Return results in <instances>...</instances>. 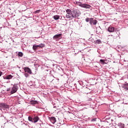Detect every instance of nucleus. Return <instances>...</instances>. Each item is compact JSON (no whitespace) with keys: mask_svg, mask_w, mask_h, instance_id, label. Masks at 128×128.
I'll return each mask as SVG.
<instances>
[{"mask_svg":"<svg viewBox=\"0 0 128 128\" xmlns=\"http://www.w3.org/2000/svg\"><path fill=\"white\" fill-rule=\"evenodd\" d=\"M80 10H73L72 11V18H78L80 16Z\"/></svg>","mask_w":128,"mask_h":128,"instance_id":"1","label":"nucleus"},{"mask_svg":"<svg viewBox=\"0 0 128 128\" xmlns=\"http://www.w3.org/2000/svg\"><path fill=\"white\" fill-rule=\"evenodd\" d=\"M12 91L10 92L11 94H14L18 92V86L16 85H14L13 86L12 88Z\"/></svg>","mask_w":128,"mask_h":128,"instance_id":"2","label":"nucleus"},{"mask_svg":"<svg viewBox=\"0 0 128 128\" xmlns=\"http://www.w3.org/2000/svg\"><path fill=\"white\" fill-rule=\"evenodd\" d=\"M0 108H10V106L6 103L0 104Z\"/></svg>","mask_w":128,"mask_h":128,"instance_id":"3","label":"nucleus"},{"mask_svg":"<svg viewBox=\"0 0 128 128\" xmlns=\"http://www.w3.org/2000/svg\"><path fill=\"white\" fill-rule=\"evenodd\" d=\"M82 8L86 9H89V10L90 9L91 10H92V6H90V5L88 4H83Z\"/></svg>","mask_w":128,"mask_h":128,"instance_id":"4","label":"nucleus"},{"mask_svg":"<svg viewBox=\"0 0 128 128\" xmlns=\"http://www.w3.org/2000/svg\"><path fill=\"white\" fill-rule=\"evenodd\" d=\"M62 34H58L53 36V40H60L62 38Z\"/></svg>","mask_w":128,"mask_h":128,"instance_id":"5","label":"nucleus"},{"mask_svg":"<svg viewBox=\"0 0 128 128\" xmlns=\"http://www.w3.org/2000/svg\"><path fill=\"white\" fill-rule=\"evenodd\" d=\"M24 70L25 72H28V74H32V70L28 68L25 67L24 68Z\"/></svg>","mask_w":128,"mask_h":128,"instance_id":"6","label":"nucleus"},{"mask_svg":"<svg viewBox=\"0 0 128 128\" xmlns=\"http://www.w3.org/2000/svg\"><path fill=\"white\" fill-rule=\"evenodd\" d=\"M98 22L96 21V20H94V18H91L90 20V24H94V25H96V24Z\"/></svg>","mask_w":128,"mask_h":128,"instance_id":"7","label":"nucleus"},{"mask_svg":"<svg viewBox=\"0 0 128 128\" xmlns=\"http://www.w3.org/2000/svg\"><path fill=\"white\" fill-rule=\"evenodd\" d=\"M108 30L110 32H114V31L116 30V28L112 26H110L108 28Z\"/></svg>","mask_w":128,"mask_h":128,"instance_id":"8","label":"nucleus"},{"mask_svg":"<svg viewBox=\"0 0 128 128\" xmlns=\"http://www.w3.org/2000/svg\"><path fill=\"white\" fill-rule=\"evenodd\" d=\"M38 120H40V118L38 116H36L34 118H32V122H38Z\"/></svg>","mask_w":128,"mask_h":128,"instance_id":"9","label":"nucleus"},{"mask_svg":"<svg viewBox=\"0 0 128 128\" xmlns=\"http://www.w3.org/2000/svg\"><path fill=\"white\" fill-rule=\"evenodd\" d=\"M12 74L7 75L6 76L4 77V80H12Z\"/></svg>","mask_w":128,"mask_h":128,"instance_id":"10","label":"nucleus"},{"mask_svg":"<svg viewBox=\"0 0 128 128\" xmlns=\"http://www.w3.org/2000/svg\"><path fill=\"white\" fill-rule=\"evenodd\" d=\"M66 12L67 14H70V16L72 14V10L70 9H67L66 10Z\"/></svg>","mask_w":128,"mask_h":128,"instance_id":"11","label":"nucleus"},{"mask_svg":"<svg viewBox=\"0 0 128 128\" xmlns=\"http://www.w3.org/2000/svg\"><path fill=\"white\" fill-rule=\"evenodd\" d=\"M30 104H38V102L36 100H32L30 102Z\"/></svg>","mask_w":128,"mask_h":128,"instance_id":"12","label":"nucleus"},{"mask_svg":"<svg viewBox=\"0 0 128 128\" xmlns=\"http://www.w3.org/2000/svg\"><path fill=\"white\" fill-rule=\"evenodd\" d=\"M50 122H52V123L54 124L56 122V118L54 117H51L50 118Z\"/></svg>","mask_w":128,"mask_h":128,"instance_id":"13","label":"nucleus"},{"mask_svg":"<svg viewBox=\"0 0 128 128\" xmlns=\"http://www.w3.org/2000/svg\"><path fill=\"white\" fill-rule=\"evenodd\" d=\"M66 18H68L69 20H72V14L70 16L68 14H66Z\"/></svg>","mask_w":128,"mask_h":128,"instance_id":"14","label":"nucleus"},{"mask_svg":"<svg viewBox=\"0 0 128 128\" xmlns=\"http://www.w3.org/2000/svg\"><path fill=\"white\" fill-rule=\"evenodd\" d=\"M53 18L55 20H60V16L58 15H55L53 16Z\"/></svg>","mask_w":128,"mask_h":128,"instance_id":"15","label":"nucleus"},{"mask_svg":"<svg viewBox=\"0 0 128 128\" xmlns=\"http://www.w3.org/2000/svg\"><path fill=\"white\" fill-rule=\"evenodd\" d=\"M38 45H34L32 46V48L34 50H38Z\"/></svg>","mask_w":128,"mask_h":128,"instance_id":"16","label":"nucleus"},{"mask_svg":"<svg viewBox=\"0 0 128 128\" xmlns=\"http://www.w3.org/2000/svg\"><path fill=\"white\" fill-rule=\"evenodd\" d=\"M76 4H77V6H79L81 8H82V6L84 4H82V3L80 2H76Z\"/></svg>","mask_w":128,"mask_h":128,"instance_id":"17","label":"nucleus"},{"mask_svg":"<svg viewBox=\"0 0 128 128\" xmlns=\"http://www.w3.org/2000/svg\"><path fill=\"white\" fill-rule=\"evenodd\" d=\"M95 44H102V41L100 40H97L96 41Z\"/></svg>","mask_w":128,"mask_h":128,"instance_id":"18","label":"nucleus"},{"mask_svg":"<svg viewBox=\"0 0 128 128\" xmlns=\"http://www.w3.org/2000/svg\"><path fill=\"white\" fill-rule=\"evenodd\" d=\"M91 19H92V18H86V22H90Z\"/></svg>","mask_w":128,"mask_h":128,"instance_id":"19","label":"nucleus"},{"mask_svg":"<svg viewBox=\"0 0 128 128\" xmlns=\"http://www.w3.org/2000/svg\"><path fill=\"white\" fill-rule=\"evenodd\" d=\"M38 46L39 48H44V44H41L38 45Z\"/></svg>","mask_w":128,"mask_h":128,"instance_id":"20","label":"nucleus"},{"mask_svg":"<svg viewBox=\"0 0 128 128\" xmlns=\"http://www.w3.org/2000/svg\"><path fill=\"white\" fill-rule=\"evenodd\" d=\"M18 56H24V54L22 52H19L18 53Z\"/></svg>","mask_w":128,"mask_h":128,"instance_id":"21","label":"nucleus"},{"mask_svg":"<svg viewBox=\"0 0 128 128\" xmlns=\"http://www.w3.org/2000/svg\"><path fill=\"white\" fill-rule=\"evenodd\" d=\"M28 120L30 122H32V118L30 116L28 117Z\"/></svg>","mask_w":128,"mask_h":128,"instance_id":"22","label":"nucleus"},{"mask_svg":"<svg viewBox=\"0 0 128 128\" xmlns=\"http://www.w3.org/2000/svg\"><path fill=\"white\" fill-rule=\"evenodd\" d=\"M124 86H126L128 87V84L126 82L124 84H123Z\"/></svg>","mask_w":128,"mask_h":128,"instance_id":"23","label":"nucleus"},{"mask_svg":"<svg viewBox=\"0 0 128 128\" xmlns=\"http://www.w3.org/2000/svg\"><path fill=\"white\" fill-rule=\"evenodd\" d=\"M100 62H102L103 64H104V60L101 59V60H100Z\"/></svg>","mask_w":128,"mask_h":128,"instance_id":"24","label":"nucleus"},{"mask_svg":"<svg viewBox=\"0 0 128 128\" xmlns=\"http://www.w3.org/2000/svg\"><path fill=\"white\" fill-rule=\"evenodd\" d=\"M123 88L125 90H128V87L126 86H123Z\"/></svg>","mask_w":128,"mask_h":128,"instance_id":"25","label":"nucleus"},{"mask_svg":"<svg viewBox=\"0 0 128 128\" xmlns=\"http://www.w3.org/2000/svg\"><path fill=\"white\" fill-rule=\"evenodd\" d=\"M24 76H26V78H28V73H25L24 74Z\"/></svg>","mask_w":128,"mask_h":128,"instance_id":"26","label":"nucleus"},{"mask_svg":"<svg viewBox=\"0 0 128 128\" xmlns=\"http://www.w3.org/2000/svg\"><path fill=\"white\" fill-rule=\"evenodd\" d=\"M7 92H10V88H7Z\"/></svg>","mask_w":128,"mask_h":128,"instance_id":"27","label":"nucleus"},{"mask_svg":"<svg viewBox=\"0 0 128 128\" xmlns=\"http://www.w3.org/2000/svg\"><path fill=\"white\" fill-rule=\"evenodd\" d=\"M2 72L0 71V76H2Z\"/></svg>","mask_w":128,"mask_h":128,"instance_id":"28","label":"nucleus"},{"mask_svg":"<svg viewBox=\"0 0 128 128\" xmlns=\"http://www.w3.org/2000/svg\"><path fill=\"white\" fill-rule=\"evenodd\" d=\"M114 0V2H116V0Z\"/></svg>","mask_w":128,"mask_h":128,"instance_id":"29","label":"nucleus"},{"mask_svg":"<svg viewBox=\"0 0 128 128\" xmlns=\"http://www.w3.org/2000/svg\"><path fill=\"white\" fill-rule=\"evenodd\" d=\"M68 16H70V14H68Z\"/></svg>","mask_w":128,"mask_h":128,"instance_id":"30","label":"nucleus"}]
</instances>
